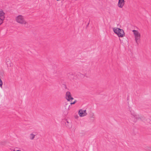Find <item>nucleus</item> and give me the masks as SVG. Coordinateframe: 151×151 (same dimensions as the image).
I'll use <instances>...</instances> for the list:
<instances>
[{
    "label": "nucleus",
    "instance_id": "obj_11",
    "mask_svg": "<svg viewBox=\"0 0 151 151\" xmlns=\"http://www.w3.org/2000/svg\"><path fill=\"white\" fill-rule=\"evenodd\" d=\"M3 84V82L1 80V78H0V87L2 88V86Z\"/></svg>",
    "mask_w": 151,
    "mask_h": 151
},
{
    "label": "nucleus",
    "instance_id": "obj_6",
    "mask_svg": "<svg viewBox=\"0 0 151 151\" xmlns=\"http://www.w3.org/2000/svg\"><path fill=\"white\" fill-rule=\"evenodd\" d=\"M131 114L132 117L136 119H141L142 117V116L133 111L131 112Z\"/></svg>",
    "mask_w": 151,
    "mask_h": 151
},
{
    "label": "nucleus",
    "instance_id": "obj_10",
    "mask_svg": "<svg viewBox=\"0 0 151 151\" xmlns=\"http://www.w3.org/2000/svg\"><path fill=\"white\" fill-rule=\"evenodd\" d=\"M6 63L8 67H11L12 66V64L10 61L7 60Z\"/></svg>",
    "mask_w": 151,
    "mask_h": 151
},
{
    "label": "nucleus",
    "instance_id": "obj_15",
    "mask_svg": "<svg viewBox=\"0 0 151 151\" xmlns=\"http://www.w3.org/2000/svg\"><path fill=\"white\" fill-rule=\"evenodd\" d=\"M75 117L76 119H78V116H75Z\"/></svg>",
    "mask_w": 151,
    "mask_h": 151
},
{
    "label": "nucleus",
    "instance_id": "obj_7",
    "mask_svg": "<svg viewBox=\"0 0 151 151\" xmlns=\"http://www.w3.org/2000/svg\"><path fill=\"white\" fill-rule=\"evenodd\" d=\"M125 3L124 0H119L117 6L119 8H122L124 6Z\"/></svg>",
    "mask_w": 151,
    "mask_h": 151
},
{
    "label": "nucleus",
    "instance_id": "obj_5",
    "mask_svg": "<svg viewBox=\"0 0 151 151\" xmlns=\"http://www.w3.org/2000/svg\"><path fill=\"white\" fill-rule=\"evenodd\" d=\"M78 114L79 116L83 117L86 116L87 114L86 110L81 109L78 111Z\"/></svg>",
    "mask_w": 151,
    "mask_h": 151
},
{
    "label": "nucleus",
    "instance_id": "obj_9",
    "mask_svg": "<svg viewBox=\"0 0 151 151\" xmlns=\"http://www.w3.org/2000/svg\"><path fill=\"white\" fill-rule=\"evenodd\" d=\"M36 135L34 133H31L29 135V138L31 140H33L35 138Z\"/></svg>",
    "mask_w": 151,
    "mask_h": 151
},
{
    "label": "nucleus",
    "instance_id": "obj_2",
    "mask_svg": "<svg viewBox=\"0 0 151 151\" xmlns=\"http://www.w3.org/2000/svg\"><path fill=\"white\" fill-rule=\"evenodd\" d=\"M113 31L119 37H123L124 36V32L122 29L114 27L113 28Z\"/></svg>",
    "mask_w": 151,
    "mask_h": 151
},
{
    "label": "nucleus",
    "instance_id": "obj_4",
    "mask_svg": "<svg viewBox=\"0 0 151 151\" xmlns=\"http://www.w3.org/2000/svg\"><path fill=\"white\" fill-rule=\"evenodd\" d=\"M65 99L69 101H72L74 99L70 92L69 91H67L65 94Z\"/></svg>",
    "mask_w": 151,
    "mask_h": 151
},
{
    "label": "nucleus",
    "instance_id": "obj_14",
    "mask_svg": "<svg viewBox=\"0 0 151 151\" xmlns=\"http://www.w3.org/2000/svg\"><path fill=\"white\" fill-rule=\"evenodd\" d=\"M148 150H151V147H148Z\"/></svg>",
    "mask_w": 151,
    "mask_h": 151
},
{
    "label": "nucleus",
    "instance_id": "obj_13",
    "mask_svg": "<svg viewBox=\"0 0 151 151\" xmlns=\"http://www.w3.org/2000/svg\"><path fill=\"white\" fill-rule=\"evenodd\" d=\"M76 102V100L75 101L73 102H71L70 103V104L71 105L74 104Z\"/></svg>",
    "mask_w": 151,
    "mask_h": 151
},
{
    "label": "nucleus",
    "instance_id": "obj_8",
    "mask_svg": "<svg viewBox=\"0 0 151 151\" xmlns=\"http://www.w3.org/2000/svg\"><path fill=\"white\" fill-rule=\"evenodd\" d=\"M0 18L4 19L5 18V13L1 9H0Z\"/></svg>",
    "mask_w": 151,
    "mask_h": 151
},
{
    "label": "nucleus",
    "instance_id": "obj_16",
    "mask_svg": "<svg viewBox=\"0 0 151 151\" xmlns=\"http://www.w3.org/2000/svg\"><path fill=\"white\" fill-rule=\"evenodd\" d=\"M13 151H21L20 150H14Z\"/></svg>",
    "mask_w": 151,
    "mask_h": 151
},
{
    "label": "nucleus",
    "instance_id": "obj_3",
    "mask_svg": "<svg viewBox=\"0 0 151 151\" xmlns=\"http://www.w3.org/2000/svg\"><path fill=\"white\" fill-rule=\"evenodd\" d=\"M134 36V40L136 43L138 44L140 41L141 37V34L138 30H132Z\"/></svg>",
    "mask_w": 151,
    "mask_h": 151
},
{
    "label": "nucleus",
    "instance_id": "obj_1",
    "mask_svg": "<svg viewBox=\"0 0 151 151\" xmlns=\"http://www.w3.org/2000/svg\"><path fill=\"white\" fill-rule=\"evenodd\" d=\"M15 20L17 23L24 25L27 24V22L25 20L24 16L19 15L15 17Z\"/></svg>",
    "mask_w": 151,
    "mask_h": 151
},
{
    "label": "nucleus",
    "instance_id": "obj_12",
    "mask_svg": "<svg viewBox=\"0 0 151 151\" xmlns=\"http://www.w3.org/2000/svg\"><path fill=\"white\" fill-rule=\"evenodd\" d=\"M4 20V19L0 18V25L3 23Z\"/></svg>",
    "mask_w": 151,
    "mask_h": 151
}]
</instances>
